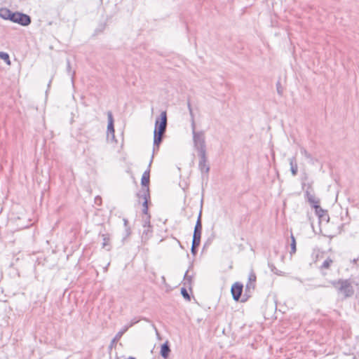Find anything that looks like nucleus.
I'll return each mask as SVG.
<instances>
[{
	"label": "nucleus",
	"mask_w": 359,
	"mask_h": 359,
	"mask_svg": "<svg viewBox=\"0 0 359 359\" xmlns=\"http://www.w3.org/2000/svg\"><path fill=\"white\" fill-rule=\"evenodd\" d=\"M167 127V114L166 111L161 113V118H157L155 122V128L154 131V151L158 150L159 144L161 143L164 133Z\"/></svg>",
	"instance_id": "1"
},
{
	"label": "nucleus",
	"mask_w": 359,
	"mask_h": 359,
	"mask_svg": "<svg viewBox=\"0 0 359 359\" xmlns=\"http://www.w3.org/2000/svg\"><path fill=\"white\" fill-rule=\"evenodd\" d=\"M331 284L337 290L338 293L341 294L344 298L352 297L354 294V288L350 279H339L332 280Z\"/></svg>",
	"instance_id": "2"
},
{
	"label": "nucleus",
	"mask_w": 359,
	"mask_h": 359,
	"mask_svg": "<svg viewBox=\"0 0 359 359\" xmlns=\"http://www.w3.org/2000/svg\"><path fill=\"white\" fill-rule=\"evenodd\" d=\"M201 214L202 211L201 210L197 218L193 234L191 252L194 255L197 253V248L199 246L201 243V237L202 233Z\"/></svg>",
	"instance_id": "3"
},
{
	"label": "nucleus",
	"mask_w": 359,
	"mask_h": 359,
	"mask_svg": "<svg viewBox=\"0 0 359 359\" xmlns=\"http://www.w3.org/2000/svg\"><path fill=\"white\" fill-rule=\"evenodd\" d=\"M193 142L198 154L206 153L205 135L203 130L194 133Z\"/></svg>",
	"instance_id": "4"
},
{
	"label": "nucleus",
	"mask_w": 359,
	"mask_h": 359,
	"mask_svg": "<svg viewBox=\"0 0 359 359\" xmlns=\"http://www.w3.org/2000/svg\"><path fill=\"white\" fill-rule=\"evenodd\" d=\"M8 20L22 26H27L31 23V18L29 15L19 12L13 13L11 11Z\"/></svg>",
	"instance_id": "5"
},
{
	"label": "nucleus",
	"mask_w": 359,
	"mask_h": 359,
	"mask_svg": "<svg viewBox=\"0 0 359 359\" xmlns=\"http://www.w3.org/2000/svg\"><path fill=\"white\" fill-rule=\"evenodd\" d=\"M139 196L140 197H142L144 198V202H143V210H142V212L143 214H144L146 215V218L144 219V227H147L148 229L150 228V221H149V218H150V216L148 215V198H149V194H147L146 192H144V194H139ZM149 229H147L145 230L146 233H147V231H149Z\"/></svg>",
	"instance_id": "6"
},
{
	"label": "nucleus",
	"mask_w": 359,
	"mask_h": 359,
	"mask_svg": "<svg viewBox=\"0 0 359 359\" xmlns=\"http://www.w3.org/2000/svg\"><path fill=\"white\" fill-rule=\"evenodd\" d=\"M154 158V154L152 155L151 160L149 161L148 168L144 172L142 179H141V184L143 187L142 194L146 192L147 194H149V184L150 181V168L151 165V163L153 162Z\"/></svg>",
	"instance_id": "7"
},
{
	"label": "nucleus",
	"mask_w": 359,
	"mask_h": 359,
	"mask_svg": "<svg viewBox=\"0 0 359 359\" xmlns=\"http://www.w3.org/2000/svg\"><path fill=\"white\" fill-rule=\"evenodd\" d=\"M200 158L198 167L201 172L208 173L210 170V167L207 164L206 153L198 154Z\"/></svg>",
	"instance_id": "8"
},
{
	"label": "nucleus",
	"mask_w": 359,
	"mask_h": 359,
	"mask_svg": "<svg viewBox=\"0 0 359 359\" xmlns=\"http://www.w3.org/2000/svg\"><path fill=\"white\" fill-rule=\"evenodd\" d=\"M243 285L239 283H234L231 287V294L236 301H238L243 292Z\"/></svg>",
	"instance_id": "9"
},
{
	"label": "nucleus",
	"mask_w": 359,
	"mask_h": 359,
	"mask_svg": "<svg viewBox=\"0 0 359 359\" xmlns=\"http://www.w3.org/2000/svg\"><path fill=\"white\" fill-rule=\"evenodd\" d=\"M315 211L320 221L327 222L329 221V215H327V211L323 210L320 205H316Z\"/></svg>",
	"instance_id": "10"
},
{
	"label": "nucleus",
	"mask_w": 359,
	"mask_h": 359,
	"mask_svg": "<svg viewBox=\"0 0 359 359\" xmlns=\"http://www.w3.org/2000/svg\"><path fill=\"white\" fill-rule=\"evenodd\" d=\"M107 118H108L107 131L109 133H111L114 136V118H113L112 113L111 111L107 112Z\"/></svg>",
	"instance_id": "11"
},
{
	"label": "nucleus",
	"mask_w": 359,
	"mask_h": 359,
	"mask_svg": "<svg viewBox=\"0 0 359 359\" xmlns=\"http://www.w3.org/2000/svg\"><path fill=\"white\" fill-rule=\"evenodd\" d=\"M289 163L290 165V171L293 176H296L298 172V166L297 163L296 157L293 156L289 158Z\"/></svg>",
	"instance_id": "12"
},
{
	"label": "nucleus",
	"mask_w": 359,
	"mask_h": 359,
	"mask_svg": "<svg viewBox=\"0 0 359 359\" xmlns=\"http://www.w3.org/2000/svg\"><path fill=\"white\" fill-rule=\"evenodd\" d=\"M170 352V348L168 345V342L166 341L163 344L161 345V355L163 358L167 359L168 358Z\"/></svg>",
	"instance_id": "13"
},
{
	"label": "nucleus",
	"mask_w": 359,
	"mask_h": 359,
	"mask_svg": "<svg viewBox=\"0 0 359 359\" xmlns=\"http://www.w3.org/2000/svg\"><path fill=\"white\" fill-rule=\"evenodd\" d=\"M333 264V259L327 257L322 264V265L320 267V269L321 271L324 269H329L331 265Z\"/></svg>",
	"instance_id": "14"
},
{
	"label": "nucleus",
	"mask_w": 359,
	"mask_h": 359,
	"mask_svg": "<svg viewBox=\"0 0 359 359\" xmlns=\"http://www.w3.org/2000/svg\"><path fill=\"white\" fill-rule=\"evenodd\" d=\"M11 13V11L8 8H1L0 9V17L4 20H8L10 18Z\"/></svg>",
	"instance_id": "15"
},
{
	"label": "nucleus",
	"mask_w": 359,
	"mask_h": 359,
	"mask_svg": "<svg viewBox=\"0 0 359 359\" xmlns=\"http://www.w3.org/2000/svg\"><path fill=\"white\" fill-rule=\"evenodd\" d=\"M308 201L315 208L316 205H319L320 201L315 196L308 194Z\"/></svg>",
	"instance_id": "16"
},
{
	"label": "nucleus",
	"mask_w": 359,
	"mask_h": 359,
	"mask_svg": "<svg viewBox=\"0 0 359 359\" xmlns=\"http://www.w3.org/2000/svg\"><path fill=\"white\" fill-rule=\"evenodd\" d=\"M269 267L270 268L271 272L278 275V276H285V273L280 270H278L273 264L269 263Z\"/></svg>",
	"instance_id": "17"
},
{
	"label": "nucleus",
	"mask_w": 359,
	"mask_h": 359,
	"mask_svg": "<svg viewBox=\"0 0 359 359\" xmlns=\"http://www.w3.org/2000/svg\"><path fill=\"white\" fill-rule=\"evenodd\" d=\"M102 248H106L107 246H109V234H102Z\"/></svg>",
	"instance_id": "18"
},
{
	"label": "nucleus",
	"mask_w": 359,
	"mask_h": 359,
	"mask_svg": "<svg viewBox=\"0 0 359 359\" xmlns=\"http://www.w3.org/2000/svg\"><path fill=\"white\" fill-rule=\"evenodd\" d=\"M291 244H290V246H291V251H290V254L292 255V254H294L296 252V250H297V248H296V241H295V238L294 236H293V234H291Z\"/></svg>",
	"instance_id": "19"
},
{
	"label": "nucleus",
	"mask_w": 359,
	"mask_h": 359,
	"mask_svg": "<svg viewBox=\"0 0 359 359\" xmlns=\"http://www.w3.org/2000/svg\"><path fill=\"white\" fill-rule=\"evenodd\" d=\"M128 330V327L125 326L121 331H119L115 336L114 339V341L116 340H119L122 335Z\"/></svg>",
	"instance_id": "20"
},
{
	"label": "nucleus",
	"mask_w": 359,
	"mask_h": 359,
	"mask_svg": "<svg viewBox=\"0 0 359 359\" xmlns=\"http://www.w3.org/2000/svg\"><path fill=\"white\" fill-rule=\"evenodd\" d=\"M0 58L4 60L7 65H11V60L8 53L0 52Z\"/></svg>",
	"instance_id": "21"
},
{
	"label": "nucleus",
	"mask_w": 359,
	"mask_h": 359,
	"mask_svg": "<svg viewBox=\"0 0 359 359\" xmlns=\"http://www.w3.org/2000/svg\"><path fill=\"white\" fill-rule=\"evenodd\" d=\"M123 224H124V226H125V228H126V237H128L130 235L131 233V230H130V228L128 226V221L127 219L124 218L123 219Z\"/></svg>",
	"instance_id": "22"
},
{
	"label": "nucleus",
	"mask_w": 359,
	"mask_h": 359,
	"mask_svg": "<svg viewBox=\"0 0 359 359\" xmlns=\"http://www.w3.org/2000/svg\"><path fill=\"white\" fill-rule=\"evenodd\" d=\"M67 71L68 74L71 76L72 81L74 82V77L75 72L74 71H72L70 62L69 60H67Z\"/></svg>",
	"instance_id": "23"
},
{
	"label": "nucleus",
	"mask_w": 359,
	"mask_h": 359,
	"mask_svg": "<svg viewBox=\"0 0 359 359\" xmlns=\"http://www.w3.org/2000/svg\"><path fill=\"white\" fill-rule=\"evenodd\" d=\"M181 294L184 299H186L187 300H190V296H189L187 290L185 288L182 287L181 289Z\"/></svg>",
	"instance_id": "24"
},
{
	"label": "nucleus",
	"mask_w": 359,
	"mask_h": 359,
	"mask_svg": "<svg viewBox=\"0 0 359 359\" xmlns=\"http://www.w3.org/2000/svg\"><path fill=\"white\" fill-rule=\"evenodd\" d=\"M300 151H301V154L302 155H304L306 158H308V159L312 158L311 155L304 148H302Z\"/></svg>",
	"instance_id": "25"
},
{
	"label": "nucleus",
	"mask_w": 359,
	"mask_h": 359,
	"mask_svg": "<svg viewBox=\"0 0 359 359\" xmlns=\"http://www.w3.org/2000/svg\"><path fill=\"white\" fill-rule=\"evenodd\" d=\"M184 281L185 285L190 284L191 282V277L190 276H188V271H187V273L184 275Z\"/></svg>",
	"instance_id": "26"
},
{
	"label": "nucleus",
	"mask_w": 359,
	"mask_h": 359,
	"mask_svg": "<svg viewBox=\"0 0 359 359\" xmlns=\"http://www.w3.org/2000/svg\"><path fill=\"white\" fill-rule=\"evenodd\" d=\"M256 280V276L254 273H251L249 276V283H254Z\"/></svg>",
	"instance_id": "27"
},
{
	"label": "nucleus",
	"mask_w": 359,
	"mask_h": 359,
	"mask_svg": "<svg viewBox=\"0 0 359 359\" xmlns=\"http://www.w3.org/2000/svg\"><path fill=\"white\" fill-rule=\"evenodd\" d=\"M191 129H192V135H194V133H197L198 131H196V124L194 119L191 120Z\"/></svg>",
	"instance_id": "28"
},
{
	"label": "nucleus",
	"mask_w": 359,
	"mask_h": 359,
	"mask_svg": "<svg viewBox=\"0 0 359 359\" xmlns=\"http://www.w3.org/2000/svg\"><path fill=\"white\" fill-rule=\"evenodd\" d=\"M251 288L254 289V284L248 282L246 285V290H250Z\"/></svg>",
	"instance_id": "29"
},
{
	"label": "nucleus",
	"mask_w": 359,
	"mask_h": 359,
	"mask_svg": "<svg viewBox=\"0 0 359 359\" xmlns=\"http://www.w3.org/2000/svg\"><path fill=\"white\" fill-rule=\"evenodd\" d=\"M277 91L279 95H282L283 92H282V90L280 88V84L279 82L277 83Z\"/></svg>",
	"instance_id": "30"
},
{
	"label": "nucleus",
	"mask_w": 359,
	"mask_h": 359,
	"mask_svg": "<svg viewBox=\"0 0 359 359\" xmlns=\"http://www.w3.org/2000/svg\"><path fill=\"white\" fill-rule=\"evenodd\" d=\"M137 322H138V320H135V319H134V320H133L131 321V323H130V325H127V327H128V328H129V327H132L133 325H135V323H137Z\"/></svg>",
	"instance_id": "31"
},
{
	"label": "nucleus",
	"mask_w": 359,
	"mask_h": 359,
	"mask_svg": "<svg viewBox=\"0 0 359 359\" xmlns=\"http://www.w3.org/2000/svg\"><path fill=\"white\" fill-rule=\"evenodd\" d=\"M351 262L354 264H358V263L359 262V258L353 259Z\"/></svg>",
	"instance_id": "32"
},
{
	"label": "nucleus",
	"mask_w": 359,
	"mask_h": 359,
	"mask_svg": "<svg viewBox=\"0 0 359 359\" xmlns=\"http://www.w3.org/2000/svg\"><path fill=\"white\" fill-rule=\"evenodd\" d=\"M189 114H190V116H191V120L194 119V116L193 111H191L189 112Z\"/></svg>",
	"instance_id": "33"
},
{
	"label": "nucleus",
	"mask_w": 359,
	"mask_h": 359,
	"mask_svg": "<svg viewBox=\"0 0 359 359\" xmlns=\"http://www.w3.org/2000/svg\"><path fill=\"white\" fill-rule=\"evenodd\" d=\"M188 109H189V112H190L191 111H193V110H192V108H191V104H190L189 102H188Z\"/></svg>",
	"instance_id": "34"
},
{
	"label": "nucleus",
	"mask_w": 359,
	"mask_h": 359,
	"mask_svg": "<svg viewBox=\"0 0 359 359\" xmlns=\"http://www.w3.org/2000/svg\"><path fill=\"white\" fill-rule=\"evenodd\" d=\"M100 200H101V198H99V200H97V198H95V201H96V202H97H97H100Z\"/></svg>",
	"instance_id": "35"
},
{
	"label": "nucleus",
	"mask_w": 359,
	"mask_h": 359,
	"mask_svg": "<svg viewBox=\"0 0 359 359\" xmlns=\"http://www.w3.org/2000/svg\"><path fill=\"white\" fill-rule=\"evenodd\" d=\"M100 200H101V198H99V200H97V198H95V201H96V202H97H97H100Z\"/></svg>",
	"instance_id": "36"
},
{
	"label": "nucleus",
	"mask_w": 359,
	"mask_h": 359,
	"mask_svg": "<svg viewBox=\"0 0 359 359\" xmlns=\"http://www.w3.org/2000/svg\"><path fill=\"white\" fill-rule=\"evenodd\" d=\"M100 200H101V198H99V200H97V198H95V201H96V202H97H97H100Z\"/></svg>",
	"instance_id": "37"
}]
</instances>
